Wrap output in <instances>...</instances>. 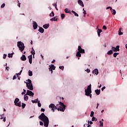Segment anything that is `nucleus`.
<instances>
[{"instance_id": "obj_1", "label": "nucleus", "mask_w": 127, "mask_h": 127, "mask_svg": "<svg viewBox=\"0 0 127 127\" xmlns=\"http://www.w3.org/2000/svg\"><path fill=\"white\" fill-rule=\"evenodd\" d=\"M49 108L53 111V112H55V110L58 109V111H60L61 112H64L65 109L66 108V106L64 105V103L60 102L59 104H57L56 106L55 105L53 104H51L49 105Z\"/></svg>"}, {"instance_id": "obj_2", "label": "nucleus", "mask_w": 127, "mask_h": 127, "mask_svg": "<svg viewBox=\"0 0 127 127\" xmlns=\"http://www.w3.org/2000/svg\"><path fill=\"white\" fill-rule=\"evenodd\" d=\"M39 119L44 123V126L45 127H48L49 125V119L48 117L44 114V113H42L40 116H39Z\"/></svg>"}, {"instance_id": "obj_3", "label": "nucleus", "mask_w": 127, "mask_h": 127, "mask_svg": "<svg viewBox=\"0 0 127 127\" xmlns=\"http://www.w3.org/2000/svg\"><path fill=\"white\" fill-rule=\"evenodd\" d=\"M91 85L90 84L88 86L87 88L85 90V96H87L88 97H90V98H92V89H91Z\"/></svg>"}, {"instance_id": "obj_4", "label": "nucleus", "mask_w": 127, "mask_h": 127, "mask_svg": "<svg viewBox=\"0 0 127 127\" xmlns=\"http://www.w3.org/2000/svg\"><path fill=\"white\" fill-rule=\"evenodd\" d=\"M17 47H18L21 52H22V51L24 50V48H25L24 44L20 41L17 42Z\"/></svg>"}, {"instance_id": "obj_5", "label": "nucleus", "mask_w": 127, "mask_h": 127, "mask_svg": "<svg viewBox=\"0 0 127 127\" xmlns=\"http://www.w3.org/2000/svg\"><path fill=\"white\" fill-rule=\"evenodd\" d=\"M15 105L17 106V107H21V102H19V99L16 98L14 102Z\"/></svg>"}, {"instance_id": "obj_6", "label": "nucleus", "mask_w": 127, "mask_h": 127, "mask_svg": "<svg viewBox=\"0 0 127 127\" xmlns=\"http://www.w3.org/2000/svg\"><path fill=\"white\" fill-rule=\"evenodd\" d=\"M112 50L114 52H117V51H120V46H117L116 48L115 47H112Z\"/></svg>"}, {"instance_id": "obj_7", "label": "nucleus", "mask_w": 127, "mask_h": 127, "mask_svg": "<svg viewBox=\"0 0 127 127\" xmlns=\"http://www.w3.org/2000/svg\"><path fill=\"white\" fill-rule=\"evenodd\" d=\"M26 86L29 90L32 91L33 90V86L32 85V83H26Z\"/></svg>"}, {"instance_id": "obj_8", "label": "nucleus", "mask_w": 127, "mask_h": 127, "mask_svg": "<svg viewBox=\"0 0 127 127\" xmlns=\"http://www.w3.org/2000/svg\"><path fill=\"white\" fill-rule=\"evenodd\" d=\"M26 95H28V96H30V97H33V96L34 95V93H33L32 91L28 90L27 91Z\"/></svg>"}, {"instance_id": "obj_9", "label": "nucleus", "mask_w": 127, "mask_h": 127, "mask_svg": "<svg viewBox=\"0 0 127 127\" xmlns=\"http://www.w3.org/2000/svg\"><path fill=\"white\" fill-rule=\"evenodd\" d=\"M78 51L80 53H85V50L82 49V48L80 46H78Z\"/></svg>"}, {"instance_id": "obj_10", "label": "nucleus", "mask_w": 127, "mask_h": 127, "mask_svg": "<svg viewBox=\"0 0 127 127\" xmlns=\"http://www.w3.org/2000/svg\"><path fill=\"white\" fill-rule=\"evenodd\" d=\"M28 58L29 59V62L30 64H32V55H31L28 57Z\"/></svg>"}, {"instance_id": "obj_11", "label": "nucleus", "mask_w": 127, "mask_h": 127, "mask_svg": "<svg viewBox=\"0 0 127 127\" xmlns=\"http://www.w3.org/2000/svg\"><path fill=\"white\" fill-rule=\"evenodd\" d=\"M33 26L34 29H36L38 26V25H37V23H36V22L33 21Z\"/></svg>"}, {"instance_id": "obj_12", "label": "nucleus", "mask_w": 127, "mask_h": 127, "mask_svg": "<svg viewBox=\"0 0 127 127\" xmlns=\"http://www.w3.org/2000/svg\"><path fill=\"white\" fill-rule=\"evenodd\" d=\"M77 2L78 4H79V5H81V6H82V7H84V3H83V1H82V0H78Z\"/></svg>"}, {"instance_id": "obj_13", "label": "nucleus", "mask_w": 127, "mask_h": 127, "mask_svg": "<svg viewBox=\"0 0 127 127\" xmlns=\"http://www.w3.org/2000/svg\"><path fill=\"white\" fill-rule=\"evenodd\" d=\"M93 74H95V75H98L99 74V70L98 69L95 68L92 72Z\"/></svg>"}, {"instance_id": "obj_14", "label": "nucleus", "mask_w": 127, "mask_h": 127, "mask_svg": "<svg viewBox=\"0 0 127 127\" xmlns=\"http://www.w3.org/2000/svg\"><path fill=\"white\" fill-rule=\"evenodd\" d=\"M0 117L1 118H0V120H2L3 119V122H4V123L5 122L6 120H5V117H4V115L3 114H2V115H0Z\"/></svg>"}, {"instance_id": "obj_15", "label": "nucleus", "mask_w": 127, "mask_h": 127, "mask_svg": "<svg viewBox=\"0 0 127 127\" xmlns=\"http://www.w3.org/2000/svg\"><path fill=\"white\" fill-rule=\"evenodd\" d=\"M21 60H22V61H25V60H26V57H25V55H23L21 57Z\"/></svg>"}, {"instance_id": "obj_16", "label": "nucleus", "mask_w": 127, "mask_h": 127, "mask_svg": "<svg viewBox=\"0 0 127 127\" xmlns=\"http://www.w3.org/2000/svg\"><path fill=\"white\" fill-rule=\"evenodd\" d=\"M31 53L33 56V57H34V55H35V51L34 50V49H33V48H32V50L31 51Z\"/></svg>"}, {"instance_id": "obj_17", "label": "nucleus", "mask_w": 127, "mask_h": 127, "mask_svg": "<svg viewBox=\"0 0 127 127\" xmlns=\"http://www.w3.org/2000/svg\"><path fill=\"white\" fill-rule=\"evenodd\" d=\"M102 30L101 29H98L97 30V33H98V35L99 36V37H100V36H101V32H102Z\"/></svg>"}, {"instance_id": "obj_18", "label": "nucleus", "mask_w": 127, "mask_h": 127, "mask_svg": "<svg viewBox=\"0 0 127 127\" xmlns=\"http://www.w3.org/2000/svg\"><path fill=\"white\" fill-rule=\"evenodd\" d=\"M104 119H102V121H100L99 122V124H100V127H102L104 126Z\"/></svg>"}, {"instance_id": "obj_19", "label": "nucleus", "mask_w": 127, "mask_h": 127, "mask_svg": "<svg viewBox=\"0 0 127 127\" xmlns=\"http://www.w3.org/2000/svg\"><path fill=\"white\" fill-rule=\"evenodd\" d=\"M39 31L41 33H43V32H44V29H43V28L42 27H40L39 29Z\"/></svg>"}, {"instance_id": "obj_20", "label": "nucleus", "mask_w": 127, "mask_h": 127, "mask_svg": "<svg viewBox=\"0 0 127 127\" xmlns=\"http://www.w3.org/2000/svg\"><path fill=\"white\" fill-rule=\"evenodd\" d=\"M51 21H57L58 20V18L55 17L52 19H50Z\"/></svg>"}, {"instance_id": "obj_21", "label": "nucleus", "mask_w": 127, "mask_h": 127, "mask_svg": "<svg viewBox=\"0 0 127 127\" xmlns=\"http://www.w3.org/2000/svg\"><path fill=\"white\" fill-rule=\"evenodd\" d=\"M110 10L111 12H112V14H113V15H115V14H116V10L113 9V8H111Z\"/></svg>"}, {"instance_id": "obj_22", "label": "nucleus", "mask_w": 127, "mask_h": 127, "mask_svg": "<svg viewBox=\"0 0 127 127\" xmlns=\"http://www.w3.org/2000/svg\"><path fill=\"white\" fill-rule=\"evenodd\" d=\"M45 29H47L49 27V24H46L43 26Z\"/></svg>"}, {"instance_id": "obj_23", "label": "nucleus", "mask_w": 127, "mask_h": 127, "mask_svg": "<svg viewBox=\"0 0 127 127\" xmlns=\"http://www.w3.org/2000/svg\"><path fill=\"white\" fill-rule=\"evenodd\" d=\"M95 93H96V95H99L101 93V90H100V89L99 90V89L95 90Z\"/></svg>"}, {"instance_id": "obj_24", "label": "nucleus", "mask_w": 127, "mask_h": 127, "mask_svg": "<svg viewBox=\"0 0 127 127\" xmlns=\"http://www.w3.org/2000/svg\"><path fill=\"white\" fill-rule=\"evenodd\" d=\"M64 11L66 13H70L71 14V12H70V10L68 8H65L64 9Z\"/></svg>"}, {"instance_id": "obj_25", "label": "nucleus", "mask_w": 127, "mask_h": 127, "mask_svg": "<svg viewBox=\"0 0 127 127\" xmlns=\"http://www.w3.org/2000/svg\"><path fill=\"white\" fill-rule=\"evenodd\" d=\"M49 67L52 70H55L56 67L53 64H51V65H50Z\"/></svg>"}, {"instance_id": "obj_26", "label": "nucleus", "mask_w": 127, "mask_h": 127, "mask_svg": "<svg viewBox=\"0 0 127 127\" xmlns=\"http://www.w3.org/2000/svg\"><path fill=\"white\" fill-rule=\"evenodd\" d=\"M76 56H77V57H78V58L81 57V53H79V52H77L76 53Z\"/></svg>"}, {"instance_id": "obj_27", "label": "nucleus", "mask_w": 127, "mask_h": 127, "mask_svg": "<svg viewBox=\"0 0 127 127\" xmlns=\"http://www.w3.org/2000/svg\"><path fill=\"white\" fill-rule=\"evenodd\" d=\"M38 98L34 100H32V103H33V104H34V103H38Z\"/></svg>"}, {"instance_id": "obj_28", "label": "nucleus", "mask_w": 127, "mask_h": 127, "mask_svg": "<svg viewBox=\"0 0 127 127\" xmlns=\"http://www.w3.org/2000/svg\"><path fill=\"white\" fill-rule=\"evenodd\" d=\"M71 12L72 13H74L75 16H79V14H78V13H76V12H75L74 10H72Z\"/></svg>"}, {"instance_id": "obj_29", "label": "nucleus", "mask_w": 127, "mask_h": 127, "mask_svg": "<svg viewBox=\"0 0 127 127\" xmlns=\"http://www.w3.org/2000/svg\"><path fill=\"white\" fill-rule=\"evenodd\" d=\"M108 55H112L113 54V50L109 51L107 53Z\"/></svg>"}, {"instance_id": "obj_30", "label": "nucleus", "mask_w": 127, "mask_h": 127, "mask_svg": "<svg viewBox=\"0 0 127 127\" xmlns=\"http://www.w3.org/2000/svg\"><path fill=\"white\" fill-rule=\"evenodd\" d=\"M24 100L25 101H27L28 100V96H27L26 95H25L24 96Z\"/></svg>"}, {"instance_id": "obj_31", "label": "nucleus", "mask_w": 127, "mask_h": 127, "mask_svg": "<svg viewBox=\"0 0 127 127\" xmlns=\"http://www.w3.org/2000/svg\"><path fill=\"white\" fill-rule=\"evenodd\" d=\"M119 53H115L114 54H113V56L114 57H115L116 58V57H117V56H118V55H119Z\"/></svg>"}, {"instance_id": "obj_32", "label": "nucleus", "mask_w": 127, "mask_h": 127, "mask_svg": "<svg viewBox=\"0 0 127 127\" xmlns=\"http://www.w3.org/2000/svg\"><path fill=\"white\" fill-rule=\"evenodd\" d=\"M29 76L31 77L32 76V71L31 70H29Z\"/></svg>"}, {"instance_id": "obj_33", "label": "nucleus", "mask_w": 127, "mask_h": 127, "mask_svg": "<svg viewBox=\"0 0 127 127\" xmlns=\"http://www.w3.org/2000/svg\"><path fill=\"white\" fill-rule=\"evenodd\" d=\"M50 16H54V12L52 11V12L50 14Z\"/></svg>"}, {"instance_id": "obj_34", "label": "nucleus", "mask_w": 127, "mask_h": 127, "mask_svg": "<svg viewBox=\"0 0 127 127\" xmlns=\"http://www.w3.org/2000/svg\"><path fill=\"white\" fill-rule=\"evenodd\" d=\"M65 17V14H61V18H62V19H64V18Z\"/></svg>"}, {"instance_id": "obj_35", "label": "nucleus", "mask_w": 127, "mask_h": 127, "mask_svg": "<svg viewBox=\"0 0 127 127\" xmlns=\"http://www.w3.org/2000/svg\"><path fill=\"white\" fill-rule=\"evenodd\" d=\"M92 122H94V121H95V122H96V121H97V119L96 118H95V117H92Z\"/></svg>"}, {"instance_id": "obj_36", "label": "nucleus", "mask_w": 127, "mask_h": 127, "mask_svg": "<svg viewBox=\"0 0 127 127\" xmlns=\"http://www.w3.org/2000/svg\"><path fill=\"white\" fill-rule=\"evenodd\" d=\"M38 107H41V103H40V101H39L38 102Z\"/></svg>"}, {"instance_id": "obj_37", "label": "nucleus", "mask_w": 127, "mask_h": 127, "mask_svg": "<svg viewBox=\"0 0 127 127\" xmlns=\"http://www.w3.org/2000/svg\"><path fill=\"white\" fill-rule=\"evenodd\" d=\"M28 82H27L26 83V84H32V83H31V80H30V79H28Z\"/></svg>"}, {"instance_id": "obj_38", "label": "nucleus", "mask_w": 127, "mask_h": 127, "mask_svg": "<svg viewBox=\"0 0 127 127\" xmlns=\"http://www.w3.org/2000/svg\"><path fill=\"white\" fill-rule=\"evenodd\" d=\"M12 54H8V57H9V58H10V57H12Z\"/></svg>"}, {"instance_id": "obj_39", "label": "nucleus", "mask_w": 127, "mask_h": 127, "mask_svg": "<svg viewBox=\"0 0 127 127\" xmlns=\"http://www.w3.org/2000/svg\"><path fill=\"white\" fill-rule=\"evenodd\" d=\"M60 69H61V70H64V66H59Z\"/></svg>"}, {"instance_id": "obj_40", "label": "nucleus", "mask_w": 127, "mask_h": 127, "mask_svg": "<svg viewBox=\"0 0 127 127\" xmlns=\"http://www.w3.org/2000/svg\"><path fill=\"white\" fill-rule=\"evenodd\" d=\"M94 116V112L91 111V114H90V117L92 118Z\"/></svg>"}, {"instance_id": "obj_41", "label": "nucleus", "mask_w": 127, "mask_h": 127, "mask_svg": "<svg viewBox=\"0 0 127 127\" xmlns=\"http://www.w3.org/2000/svg\"><path fill=\"white\" fill-rule=\"evenodd\" d=\"M119 35H123V32H121V29H120L119 32Z\"/></svg>"}, {"instance_id": "obj_42", "label": "nucleus", "mask_w": 127, "mask_h": 127, "mask_svg": "<svg viewBox=\"0 0 127 127\" xmlns=\"http://www.w3.org/2000/svg\"><path fill=\"white\" fill-rule=\"evenodd\" d=\"M23 92H22V95H25V93L26 92V90H25V89H23Z\"/></svg>"}, {"instance_id": "obj_43", "label": "nucleus", "mask_w": 127, "mask_h": 127, "mask_svg": "<svg viewBox=\"0 0 127 127\" xmlns=\"http://www.w3.org/2000/svg\"><path fill=\"white\" fill-rule=\"evenodd\" d=\"M25 104L22 103V109H24V108H25Z\"/></svg>"}, {"instance_id": "obj_44", "label": "nucleus", "mask_w": 127, "mask_h": 127, "mask_svg": "<svg viewBox=\"0 0 127 127\" xmlns=\"http://www.w3.org/2000/svg\"><path fill=\"white\" fill-rule=\"evenodd\" d=\"M103 29H104V30H107V26L104 25L102 27Z\"/></svg>"}, {"instance_id": "obj_45", "label": "nucleus", "mask_w": 127, "mask_h": 127, "mask_svg": "<svg viewBox=\"0 0 127 127\" xmlns=\"http://www.w3.org/2000/svg\"><path fill=\"white\" fill-rule=\"evenodd\" d=\"M86 72H87V73H90V69L89 68H87L85 70Z\"/></svg>"}, {"instance_id": "obj_46", "label": "nucleus", "mask_w": 127, "mask_h": 127, "mask_svg": "<svg viewBox=\"0 0 127 127\" xmlns=\"http://www.w3.org/2000/svg\"><path fill=\"white\" fill-rule=\"evenodd\" d=\"M16 77H17V76H16V74L14 75L13 77V80H15V79H16Z\"/></svg>"}, {"instance_id": "obj_47", "label": "nucleus", "mask_w": 127, "mask_h": 127, "mask_svg": "<svg viewBox=\"0 0 127 127\" xmlns=\"http://www.w3.org/2000/svg\"><path fill=\"white\" fill-rule=\"evenodd\" d=\"M6 54H4L3 56V59H5L6 58Z\"/></svg>"}, {"instance_id": "obj_48", "label": "nucleus", "mask_w": 127, "mask_h": 127, "mask_svg": "<svg viewBox=\"0 0 127 127\" xmlns=\"http://www.w3.org/2000/svg\"><path fill=\"white\" fill-rule=\"evenodd\" d=\"M17 78H18V80H20V76H18V74H16Z\"/></svg>"}, {"instance_id": "obj_49", "label": "nucleus", "mask_w": 127, "mask_h": 127, "mask_svg": "<svg viewBox=\"0 0 127 127\" xmlns=\"http://www.w3.org/2000/svg\"><path fill=\"white\" fill-rule=\"evenodd\" d=\"M54 5L55 6V8L57 10H58V8H57V4H54Z\"/></svg>"}, {"instance_id": "obj_50", "label": "nucleus", "mask_w": 127, "mask_h": 127, "mask_svg": "<svg viewBox=\"0 0 127 127\" xmlns=\"http://www.w3.org/2000/svg\"><path fill=\"white\" fill-rule=\"evenodd\" d=\"M4 6H5V4L3 3V4L1 5V8H3V7Z\"/></svg>"}, {"instance_id": "obj_51", "label": "nucleus", "mask_w": 127, "mask_h": 127, "mask_svg": "<svg viewBox=\"0 0 127 127\" xmlns=\"http://www.w3.org/2000/svg\"><path fill=\"white\" fill-rule=\"evenodd\" d=\"M40 126H43V122L40 121Z\"/></svg>"}, {"instance_id": "obj_52", "label": "nucleus", "mask_w": 127, "mask_h": 127, "mask_svg": "<svg viewBox=\"0 0 127 127\" xmlns=\"http://www.w3.org/2000/svg\"><path fill=\"white\" fill-rule=\"evenodd\" d=\"M105 89H106V87H105V86L102 87V88H101V90H102V91H104V90H105Z\"/></svg>"}, {"instance_id": "obj_53", "label": "nucleus", "mask_w": 127, "mask_h": 127, "mask_svg": "<svg viewBox=\"0 0 127 127\" xmlns=\"http://www.w3.org/2000/svg\"><path fill=\"white\" fill-rule=\"evenodd\" d=\"M49 71H51V73L52 74V73H53V70H52V69H51V68H49Z\"/></svg>"}, {"instance_id": "obj_54", "label": "nucleus", "mask_w": 127, "mask_h": 127, "mask_svg": "<svg viewBox=\"0 0 127 127\" xmlns=\"http://www.w3.org/2000/svg\"><path fill=\"white\" fill-rule=\"evenodd\" d=\"M41 112H45V109H43V108H42V109H41Z\"/></svg>"}, {"instance_id": "obj_55", "label": "nucleus", "mask_w": 127, "mask_h": 127, "mask_svg": "<svg viewBox=\"0 0 127 127\" xmlns=\"http://www.w3.org/2000/svg\"><path fill=\"white\" fill-rule=\"evenodd\" d=\"M8 69H9V67L6 66V67H5V69H6V70H7V71H8Z\"/></svg>"}, {"instance_id": "obj_56", "label": "nucleus", "mask_w": 127, "mask_h": 127, "mask_svg": "<svg viewBox=\"0 0 127 127\" xmlns=\"http://www.w3.org/2000/svg\"><path fill=\"white\" fill-rule=\"evenodd\" d=\"M109 8H110V9H111V8H112V7H107V8H106V9H109Z\"/></svg>"}, {"instance_id": "obj_57", "label": "nucleus", "mask_w": 127, "mask_h": 127, "mask_svg": "<svg viewBox=\"0 0 127 127\" xmlns=\"http://www.w3.org/2000/svg\"><path fill=\"white\" fill-rule=\"evenodd\" d=\"M17 5L19 6V7H20V3H18Z\"/></svg>"}, {"instance_id": "obj_58", "label": "nucleus", "mask_w": 127, "mask_h": 127, "mask_svg": "<svg viewBox=\"0 0 127 127\" xmlns=\"http://www.w3.org/2000/svg\"><path fill=\"white\" fill-rule=\"evenodd\" d=\"M83 13H84V14H86V10H84Z\"/></svg>"}, {"instance_id": "obj_59", "label": "nucleus", "mask_w": 127, "mask_h": 127, "mask_svg": "<svg viewBox=\"0 0 127 127\" xmlns=\"http://www.w3.org/2000/svg\"><path fill=\"white\" fill-rule=\"evenodd\" d=\"M54 62H55V60H54L52 62V63H54Z\"/></svg>"}, {"instance_id": "obj_60", "label": "nucleus", "mask_w": 127, "mask_h": 127, "mask_svg": "<svg viewBox=\"0 0 127 127\" xmlns=\"http://www.w3.org/2000/svg\"><path fill=\"white\" fill-rule=\"evenodd\" d=\"M16 74H18V75H21V72H19L18 73H16Z\"/></svg>"}, {"instance_id": "obj_61", "label": "nucleus", "mask_w": 127, "mask_h": 127, "mask_svg": "<svg viewBox=\"0 0 127 127\" xmlns=\"http://www.w3.org/2000/svg\"><path fill=\"white\" fill-rule=\"evenodd\" d=\"M90 125H92L93 124V122L92 121H90Z\"/></svg>"}, {"instance_id": "obj_62", "label": "nucleus", "mask_w": 127, "mask_h": 127, "mask_svg": "<svg viewBox=\"0 0 127 127\" xmlns=\"http://www.w3.org/2000/svg\"><path fill=\"white\" fill-rule=\"evenodd\" d=\"M41 57H42V58L43 60L44 59L43 58V56L42 55H41Z\"/></svg>"}, {"instance_id": "obj_63", "label": "nucleus", "mask_w": 127, "mask_h": 127, "mask_svg": "<svg viewBox=\"0 0 127 127\" xmlns=\"http://www.w3.org/2000/svg\"><path fill=\"white\" fill-rule=\"evenodd\" d=\"M102 87V84H100L99 86H98V88H101Z\"/></svg>"}, {"instance_id": "obj_64", "label": "nucleus", "mask_w": 127, "mask_h": 127, "mask_svg": "<svg viewBox=\"0 0 127 127\" xmlns=\"http://www.w3.org/2000/svg\"><path fill=\"white\" fill-rule=\"evenodd\" d=\"M126 49H127V44L126 45Z\"/></svg>"}]
</instances>
